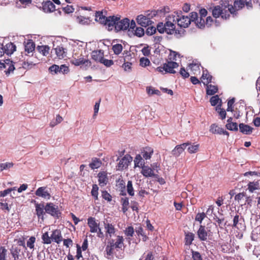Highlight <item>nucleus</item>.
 Returning <instances> with one entry per match:
<instances>
[{"label":"nucleus","instance_id":"nucleus-46","mask_svg":"<svg viewBox=\"0 0 260 260\" xmlns=\"http://www.w3.org/2000/svg\"><path fill=\"white\" fill-rule=\"evenodd\" d=\"M123 49V46L120 44H116L112 46V50L115 55L120 54Z\"/></svg>","mask_w":260,"mask_h":260},{"label":"nucleus","instance_id":"nucleus-38","mask_svg":"<svg viewBox=\"0 0 260 260\" xmlns=\"http://www.w3.org/2000/svg\"><path fill=\"white\" fill-rule=\"evenodd\" d=\"M221 104H220L216 107V111L219 114V118L221 119H224L226 116V110L224 108L221 107Z\"/></svg>","mask_w":260,"mask_h":260},{"label":"nucleus","instance_id":"nucleus-41","mask_svg":"<svg viewBox=\"0 0 260 260\" xmlns=\"http://www.w3.org/2000/svg\"><path fill=\"white\" fill-rule=\"evenodd\" d=\"M124 239L122 236H117L116 241L113 240V245L115 248H120L123 245Z\"/></svg>","mask_w":260,"mask_h":260},{"label":"nucleus","instance_id":"nucleus-16","mask_svg":"<svg viewBox=\"0 0 260 260\" xmlns=\"http://www.w3.org/2000/svg\"><path fill=\"white\" fill-rule=\"evenodd\" d=\"M104 56V52L102 50H93L91 52V58L96 62L101 63Z\"/></svg>","mask_w":260,"mask_h":260},{"label":"nucleus","instance_id":"nucleus-24","mask_svg":"<svg viewBox=\"0 0 260 260\" xmlns=\"http://www.w3.org/2000/svg\"><path fill=\"white\" fill-rule=\"evenodd\" d=\"M16 46L12 43H9L3 45L4 55L6 53L7 55H11L16 51Z\"/></svg>","mask_w":260,"mask_h":260},{"label":"nucleus","instance_id":"nucleus-32","mask_svg":"<svg viewBox=\"0 0 260 260\" xmlns=\"http://www.w3.org/2000/svg\"><path fill=\"white\" fill-rule=\"evenodd\" d=\"M118 20V19L117 16H112L107 17V20H106L105 25L108 26L109 27L114 26L115 28L116 21Z\"/></svg>","mask_w":260,"mask_h":260},{"label":"nucleus","instance_id":"nucleus-43","mask_svg":"<svg viewBox=\"0 0 260 260\" xmlns=\"http://www.w3.org/2000/svg\"><path fill=\"white\" fill-rule=\"evenodd\" d=\"M95 20L99 21L100 23L106 24L107 17L103 15V12H98L95 13Z\"/></svg>","mask_w":260,"mask_h":260},{"label":"nucleus","instance_id":"nucleus-33","mask_svg":"<svg viewBox=\"0 0 260 260\" xmlns=\"http://www.w3.org/2000/svg\"><path fill=\"white\" fill-rule=\"evenodd\" d=\"M194 239V235L191 232H188L185 234V243L187 246H190L192 243Z\"/></svg>","mask_w":260,"mask_h":260},{"label":"nucleus","instance_id":"nucleus-30","mask_svg":"<svg viewBox=\"0 0 260 260\" xmlns=\"http://www.w3.org/2000/svg\"><path fill=\"white\" fill-rule=\"evenodd\" d=\"M102 165V162L100 159L97 158H93L91 159V162L89 164V166L92 170L97 169L100 168Z\"/></svg>","mask_w":260,"mask_h":260},{"label":"nucleus","instance_id":"nucleus-8","mask_svg":"<svg viewBox=\"0 0 260 260\" xmlns=\"http://www.w3.org/2000/svg\"><path fill=\"white\" fill-rule=\"evenodd\" d=\"M129 27V20L127 18H124L120 20L119 17H118V20L116 21L115 25V30L117 31L125 30Z\"/></svg>","mask_w":260,"mask_h":260},{"label":"nucleus","instance_id":"nucleus-42","mask_svg":"<svg viewBox=\"0 0 260 260\" xmlns=\"http://www.w3.org/2000/svg\"><path fill=\"white\" fill-rule=\"evenodd\" d=\"M210 132L213 134L221 135L222 132V128L220 127L219 126L216 124H212L210 126Z\"/></svg>","mask_w":260,"mask_h":260},{"label":"nucleus","instance_id":"nucleus-5","mask_svg":"<svg viewBox=\"0 0 260 260\" xmlns=\"http://www.w3.org/2000/svg\"><path fill=\"white\" fill-rule=\"evenodd\" d=\"M211 233V230H208L205 225H200L197 231L198 239L201 241H207Z\"/></svg>","mask_w":260,"mask_h":260},{"label":"nucleus","instance_id":"nucleus-47","mask_svg":"<svg viewBox=\"0 0 260 260\" xmlns=\"http://www.w3.org/2000/svg\"><path fill=\"white\" fill-rule=\"evenodd\" d=\"M99 187L96 184L92 185V187L91 191V194L95 201H97L99 199Z\"/></svg>","mask_w":260,"mask_h":260},{"label":"nucleus","instance_id":"nucleus-3","mask_svg":"<svg viewBox=\"0 0 260 260\" xmlns=\"http://www.w3.org/2000/svg\"><path fill=\"white\" fill-rule=\"evenodd\" d=\"M179 65L177 62L175 61H167L164 63L163 66H159L156 68L157 72L163 73L165 71L166 73H176L174 69L178 68Z\"/></svg>","mask_w":260,"mask_h":260},{"label":"nucleus","instance_id":"nucleus-58","mask_svg":"<svg viewBox=\"0 0 260 260\" xmlns=\"http://www.w3.org/2000/svg\"><path fill=\"white\" fill-rule=\"evenodd\" d=\"M101 63L105 66L107 68H109V67H111L114 64V61L112 60V59H108L105 58L104 56Z\"/></svg>","mask_w":260,"mask_h":260},{"label":"nucleus","instance_id":"nucleus-49","mask_svg":"<svg viewBox=\"0 0 260 260\" xmlns=\"http://www.w3.org/2000/svg\"><path fill=\"white\" fill-rule=\"evenodd\" d=\"M42 239L43 240L42 242L44 244H51L52 242V237L51 235L49 236V233L48 232H45L43 234L42 236Z\"/></svg>","mask_w":260,"mask_h":260},{"label":"nucleus","instance_id":"nucleus-9","mask_svg":"<svg viewBox=\"0 0 260 260\" xmlns=\"http://www.w3.org/2000/svg\"><path fill=\"white\" fill-rule=\"evenodd\" d=\"M104 229L105 230V236L107 238H111L112 236H114L116 229L112 223H110L108 221H104L103 222Z\"/></svg>","mask_w":260,"mask_h":260},{"label":"nucleus","instance_id":"nucleus-13","mask_svg":"<svg viewBox=\"0 0 260 260\" xmlns=\"http://www.w3.org/2000/svg\"><path fill=\"white\" fill-rule=\"evenodd\" d=\"M87 224L90 229V232L95 233L98 232L100 226V223L97 222L96 219L92 216L87 218Z\"/></svg>","mask_w":260,"mask_h":260},{"label":"nucleus","instance_id":"nucleus-48","mask_svg":"<svg viewBox=\"0 0 260 260\" xmlns=\"http://www.w3.org/2000/svg\"><path fill=\"white\" fill-rule=\"evenodd\" d=\"M218 87L212 85H208L207 87V94L213 95L218 91Z\"/></svg>","mask_w":260,"mask_h":260},{"label":"nucleus","instance_id":"nucleus-35","mask_svg":"<svg viewBox=\"0 0 260 260\" xmlns=\"http://www.w3.org/2000/svg\"><path fill=\"white\" fill-rule=\"evenodd\" d=\"M134 163L136 167H141L142 168V167L145 165V161L141 154L136 155L134 159Z\"/></svg>","mask_w":260,"mask_h":260},{"label":"nucleus","instance_id":"nucleus-21","mask_svg":"<svg viewBox=\"0 0 260 260\" xmlns=\"http://www.w3.org/2000/svg\"><path fill=\"white\" fill-rule=\"evenodd\" d=\"M141 173L143 175V176L145 177H157V175H155L154 173V171L151 167H150L148 166H144L142 167L141 170Z\"/></svg>","mask_w":260,"mask_h":260},{"label":"nucleus","instance_id":"nucleus-39","mask_svg":"<svg viewBox=\"0 0 260 260\" xmlns=\"http://www.w3.org/2000/svg\"><path fill=\"white\" fill-rule=\"evenodd\" d=\"M20 252L19 247L17 246H12L10 249V253L12 255L14 260H17L19 258V254Z\"/></svg>","mask_w":260,"mask_h":260},{"label":"nucleus","instance_id":"nucleus-61","mask_svg":"<svg viewBox=\"0 0 260 260\" xmlns=\"http://www.w3.org/2000/svg\"><path fill=\"white\" fill-rule=\"evenodd\" d=\"M150 61L148 58L145 57H142L140 59V65L145 68L149 65Z\"/></svg>","mask_w":260,"mask_h":260},{"label":"nucleus","instance_id":"nucleus-55","mask_svg":"<svg viewBox=\"0 0 260 260\" xmlns=\"http://www.w3.org/2000/svg\"><path fill=\"white\" fill-rule=\"evenodd\" d=\"M235 101V99L234 98H233L232 99L228 101V107L226 108L227 111L231 112L234 111Z\"/></svg>","mask_w":260,"mask_h":260},{"label":"nucleus","instance_id":"nucleus-51","mask_svg":"<svg viewBox=\"0 0 260 260\" xmlns=\"http://www.w3.org/2000/svg\"><path fill=\"white\" fill-rule=\"evenodd\" d=\"M127 193L133 197L135 194V191L133 188V182L131 180H128L127 183Z\"/></svg>","mask_w":260,"mask_h":260},{"label":"nucleus","instance_id":"nucleus-18","mask_svg":"<svg viewBox=\"0 0 260 260\" xmlns=\"http://www.w3.org/2000/svg\"><path fill=\"white\" fill-rule=\"evenodd\" d=\"M46 187H40L38 188L35 191L36 195L38 196V197L50 199L51 194L49 191L46 190Z\"/></svg>","mask_w":260,"mask_h":260},{"label":"nucleus","instance_id":"nucleus-29","mask_svg":"<svg viewBox=\"0 0 260 260\" xmlns=\"http://www.w3.org/2000/svg\"><path fill=\"white\" fill-rule=\"evenodd\" d=\"M244 221V218L242 216L237 214L234 216L233 226L235 228L240 229L241 227L242 223L241 221Z\"/></svg>","mask_w":260,"mask_h":260},{"label":"nucleus","instance_id":"nucleus-54","mask_svg":"<svg viewBox=\"0 0 260 260\" xmlns=\"http://www.w3.org/2000/svg\"><path fill=\"white\" fill-rule=\"evenodd\" d=\"M235 101V99L234 98H233L232 99L228 101V107L226 108L227 111L231 112L234 111Z\"/></svg>","mask_w":260,"mask_h":260},{"label":"nucleus","instance_id":"nucleus-14","mask_svg":"<svg viewBox=\"0 0 260 260\" xmlns=\"http://www.w3.org/2000/svg\"><path fill=\"white\" fill-rule=\"evenodd\" d=\"M98 178L99 184L100 187H104L108 183L109 178L108 177V173L106 172H100L98 174Z\"/></svg>","mask_w":260,"mask_h":260},{"label":"nucleus","instance_id":"nucleus-25","mask_svg":"<svg viewBox=\"0 0 260 260\" xmlns=\"http://www.w3.org/2000/svg\"><path fill=\"white\" fill-rule=\"evenodd\" d=\"M42 9L44 12H52L55 10V6L51 1H46L42 3Z\"/></svg>","mask_w":260,"mask_h":260},{"label":"nucleus","instance_id":"nucleus-10","mask_svg":"<svg viewBox=\"0 0 260 260\" xmlns=\"http://www.w3.org/2000/svg\"><path fill=\"white\" fill-rule=\"evenodd\" d=\"M149 15L150 14L147 13V16L143 15V14L138 15L136 19L137 23L142 27L148 26L152 23L150 18L148 17Z\"/></svg>","mask_w":260,"mask_h":260},{"label":"nucleus","instance_id":"nucleus-6","mask_svg":"<svg viewBox=\"0 0 260 260\" xmlns=\"http://www.w3.org/2000/svg\"><path fill=\"white\" fill-rule=\"evenodd\" d=\"M49 72L52 74L62 73L64 75V74H68L70 72V69L68 66L65 64H61L60 66L53 64L50 67Z\"/></svg>","mask_w":260,"mask_h":260},{"label":"nucleus","instance_id":"nucleus-64","mask_svg":"<svg viewBox=\"0 0 260 260\" xmlns=\"http://www.w3.org/2000/svg\"><path fill=\"white\" fill-rule=\"evenodd\" d=\"M36 241V238L34 236H31L30 237V238L28 239V240L27 242L26 245L28 247L30 248H34L35 247V242Z\"/></svg>","mask_w":260,"mask_h":260},{"label":"nucleus","instance_id":"nucleus-26","mask_svg":"<svg viewBox=\"0 0 260 260\" xmlns=\"http://www.w3.org/2000/svg\"><path fill=\"white\" fill-rule=\"evenodd\" d=\"M212 76L209 74L208 70H203V75L201 76V81L205 85H208L209 83L211 82Z\"/></svg>","mask_w":260,"mask_h":260},{"label":"nucleus","instance_id":"nucleus-45","mask_svg":"<svg viewBox=\"0 0 260 260\" xmlns=\"http://www.w3.org/2000/svg\"><path fill=\"white\" fill-rule=\"evenodd\" d=\"M121 204L122 205V211L124 213L126 212L129 204L128 199L127 198H122L121 199Z\"/></svg>","mask_w":260,"mask_h":260},{"label":"nucleus","instance_id":"nucleus-12","mask_svg":"<svg viewBox=\"0 0 260 260\" xmlns=\"http://www.w3.org/2000/svg\"><path fill=\"white\" fill-rule=\"evenodd\" d=\"M191 145V142H187L183 143L181 145H178L172 150V155L175 157L180 155L181 153L184 151L186 146Z\"/></svg>","mask_w":260,"mask_h":260},{"label":"nucleus","instance_id":"nucleus-23","mask_svg":"<svg viewBox=\"0 0 260 260\" xmlns=\"http://www.w3.org/2000/svg\"><path fill=\"white\" fill-rule=\"evenodd\" d=\"M153 153V149L149 147V146H146L141 150V155L143 157V158L146 160L150 159Z\"/></svg>","mask_w":260,"mask_h":260},{"label":"nucleus","instance_id":"nucleus-31","mask_svg":"<svg viewBox=\"0 0 260 260\" xmlns=\"http://www.w3.org/2000/svg\"><path fill=\"white\" fill-rule=\"evenodd\" d=\"M55 52L59 59L64 58L67 55L64 48L61 47V46H57L55 48Z\"/></svg>","mask_w":260,"mask_h":260},{"label":"nucleus","instance_id":"nucleus-27","mask_svg":"<svg viewBox=\"0 0 260 260\" xmlns=\"http://www.w3.org/2000/svg\"><path fill=\"white\" fill-rule=\"evenodd\" d=\"M240 132L243 134L250 135L252 133L253 128L251 126L244 123L239 124Z\"/></svg>","mask_w":260,"mask_h":260},{"label":"nucleus","instance_id":"nucleus-60","mask_svg":"<svg viewBox=\"0 0 260 260\" xmlns=\"http://www.w3.org/2000/svg\"><path fill=\"white\" fill-rule=\"evenodd\" d=\"M206 217V214L205 212L198 213L195 217V220L200 222L202 223V221Z\"/></svg>","mask_w":260,"mask_h":260},{"label":"nucleus","instance_id":"nucleus-19","mask_svg":"<svg viewBox=\"0 0 260 260\" xmlns=\"http://www.w3.org/2000/svg\"><path fill=\"white\" fill-rule=\"evenodd\" d=\"M115 248V247L113 245V240L112 239L109 241L108 244L106 246L105 252L107 258H111L113 256Z\"/></svg>","mask_w":260,"mask_h":260},{"label":"nucleus","instance_id":"nucleus-17","mask_svg":"<svg viewBox=\"0 0 260 260\" xmlns=\"http://www.w3.org/2000/svg\"><path fill=\"white\" fill-rule=\"evenodd\" d=\"M35 210L36 212V214L38 216V218H41L42 220L44 219V214L45 213V211H44L45 206L44 204H38L35 203Z\"/></svg>","mask_w":260,"mask_h":260},{"label":"nucleus","instance_id":"nucleus-62","mask_svg":"<svg viewBox=\"0 0 260 260\" xmlns=\"http://www.w3.org/2000/svg\"><path fill=\"white\" fill-rule=\"evenodd\" d=\"M126 236L128 237H133V234L134 233V229L133 226H128L124 231Z\"/></svg>","mask_w":260,"mask_h":260},{"label":"nucleus","instance_id":"nucleus-36","mask_svg":"<svg viewBox=\"0 0 260 260\" xmlns=\"http://www.w3.org/2000/svg\"><path fill=\"white\" fill-rule=\"evenodd\" d=\"M35 43L32 40H29L25 45V51L29 53L35 51Z\"/></svg>","mask_w":260,"mask_h":260},{"label":"nucleus","instance_id":"nucleus-15","mask_svg":"<svg viewBox=\"0 0 260 260\" xmlns=\"http://www.w3.org/2000/svg\"><path fill=\"white\" fill-rule=\"evenodd\" d=\"M1 68H4L6 69L5 73L7 75H10V73L13 72L15 69L14 62L11 61L10 59H6L5 62L1 63Z\"/></svg>","mask_w":260,"mask_h":260},{"label":"nucleus","instance_id":"nucleus-7","mask_svg":"<svg viewBox=\"0 0 260 260\" xmlns=\"http://www.w3.org/2000/svg\"><path fill=\"white\" fill-rule=\"evenodd\" d=\"M133 158L129 155H124L121 159L120 160L117 166L116 169L118 171H122L125 168H127L129 166V162L132 160Z\"/></svg>","mask_w":260,"mask_h":260},{"label":"nucleus","instance_id":"nucleus-28","mask_svg":"<svg viewBox=\"0 0 260 260\" xmlns=\"http://www.w3.org/2000/svg\"><path fill=\"white\" fill-rule=\"evenodd\" d=\"M245 2L246 0H235L233 6L234 11L233 13L230 14H236L237 10L242 9L245 6Z\"/></svg>","mask_w":260,"mask_h":260},{"label":"nucleus","instance_id":"nucleus-56","mask_svg":"<svg viewBox=\"0 0 260 260\" xmlns=\"http://www.w3.org/2000/svg\"><path fill=\"white\" fill-rule=\"evenodd\" d=\"M102 197L103 199L108 202H111L112 201V197L107 190H103L102 191Z\"/></svg>","mask_w":260,"mask_h":260},{"label":"nucleus","instance_id":"nucleus-53","mask_svg":"<svg viewBox=\"0 0 260 260\" xmlns=\"http://www.w3.org/2000/svg\"><path fill=\"white\" fill-rule=\"evenodd\" d=\"M134 34L138 37H142L145 34V30L142 27H136Z\"/></svg>","mask_w":260,"mask_h":260},{"label":"nucleus","instance_id":"nucleus-57","mask_svg":"<svg viewBox=\"0 0 260 260\" xmlns=\"http://www.w3.org/2000/svg\"><path fill=\"white\" fill-rule=\"evenodd\" d=\"M199 144L189 145L187 148L188 152L190 153H192L198 152L199 150Z\"/></svg>","mask_w":260,"mask_h":260},{"label":"nucleus","instance_id":"nucleus-1","mask_svg":"<svg viewBox=\"0 0 260 260\" xmlns=\"http://www.w3.org/2000/svg\"><path fill=\"white\" fill-rule=\"evenodd\" d=\"M208 10L211 11L213 17L218 18L220 16L224 20L229 19L231 14L233 13L234 9L228 0H220V5L210 7Z\"/></svg>","mask_w":260,"mask_h":260},{"label":"nucleus","instance_id":"nucleus-22","mask_svg":"<svg viewBox=\"0 0 260 260\" xmlns=\"http://www.w3.org/2000/svg\"><path fill=\"white\" fill-rule=\"evenodd\" d=\"M52 241L55 243L59 244L63 240L61 235V232L59 230H54L51 233Z\"/></svg>","mask_w":260,"mask_h":260},{"label":"nucleus","instance_id":"nucleus-11","mask_svg":"<svg viewBox=\"0 0 260 260\" xmlns=\"http://www.w3.org/2000/svg\"><path fill=\"white\" fill-rule=\"evenodd\" d=\"M77 56L76 54L73 55V57L71 59V62L72 64L78 66L80 65L86 64V63H91L88 59L84 58L82 55Z\"/></svg>","mask_w":260,"mask_h":260},{"label":"nucleus","instance_id":"nucleus-37","mask_svg":"<svg viewBox=\"0 0 260 260\" xmlns=\"http://www.w3.org/2000/svg\"><path fill=\"white\" fill-rule=\"evenodd\" d=\"M260 188L258 181H250L248 184V189L250 192H252L255 190H258Z\"/></svg>","mask_w":260,"mask_h":260},{"label":"nucleus","instance_id":"nucleus-50","mask_svg":"<svg viewBox=\"0 0 260 260\" xmlns=\"http://www.w3.org/2000/svg\"><path fill=\"white\" fill-rule=\"evenodd\" d=\"M14 166V163L12 162H7L5 163H0V171L5 170H8Z\"/></svg>","mask_w":260,"mask_h":260},{"label":"nucleus","instance_id":"nucleus-20","mask_svg":"<svg viewBox=\"0 0 260 260\" xmlns=\"http://www.w3.org/2000/svg\"><path fill=\"white\" fill-rule=\"evenodd\" d=\"M178 16L176 17L178 25L181 27H187L190 24L189 17L188 16H182L178 18Z\"/></svg>","mask_w":260,"mask_h":260},{"label":"nucleus","instance_id":"nucleus-59","mask_svg":"<svg viewBox=\"0 0 260 260\" xmlns=\"http://www.w3.org/2000/svg\"><path fill=\"white\" fill-rule=\"evenodd\" d=\"M196 26H197L199 28H203L205 27L206 25L205 21L203 17H200V18L198 17V19L196 21Z\"/></svg>","mask_w":260,"mask_h":260},{"label":"nucleus","instance_id":"nucleus-44","mask_svg":"<svg viewBox=\"0 0 260 260\" xmlns=\"http://www.w3.org/2000/svg\"><path fill=\"white\" fill-rule=\"evenodd\" d=\"M136 233L138 236H142V240L143 241H146L148 239V236L145 234L144 230L141 226H139L136 229Z\"/></svg>","mask_w":260,"mask_h":260},{"label":"nucleus","instance_id":"nucleus-4","mask_svg":"<svg viewBox=\"0 0 260 260\" xmlns=\"http://www.w3.org/2000/svg\"><path fill=\"white\" fill-rule=\"evenodd\" d=\"M44 209L46 213L55 218H58L61 214V212L59 210L58 206L53 204L52 202L47 203L45 206Z\"/></svg>","mask_w":260,"mask_h":260},{"label":"nucleus","instance_id":"nucleus-52","mask_svg":"<svg viewBox=\"0 0 260 260\" xmlns=\"http://www.w3.org/2000/svg\"><path fill=\"white\" fill-rule=\"evenodd\" d=\"M225 127L231 131H237L238 129V124L236 122H232L231 124H226Z\"/></svg>","mask_w":260,"mask_h":260},{"label":"nucleus","instance_id":"nucleus-63","mask_svg":"<svg viewBox=\"0 0 260 260\" xmlns=\"http://www.w3.org/2000/svg\"><path fill=\"white\" fill-rule=\"evenodd\" d=\"M7 250L4 246L0 247V260H6V255Z\"/></svg>","mask_w":260,"mask_h":260},{"label":"nucleus","instance_id":"nucleus-40","mask_svg":"<svg viewBox=\"0 0 260 260\" xmlns=\"http://www.w3.org/2000/svg\"><path fill=\"white\" fill-rule=\"evenodd\" d=\"M117 184L116 186L120 188L121 190V195H125L126 193L124 191V189L125 188V183L124 180L122 179H119L118 180L116 181Z\"/></svg>","mask_w":260,"mask_h":260},{"label":"nucleus","instance_id":"nucleus-34","mask_svg":"<svg viewBox=\"0 0 260 260\" xmlns=\"http://www.w3.org/2000/svg\"><path fill=\"white\" fill-rule=\"evenodd\" d=\"M37 49L44 56H47L50 52V48L48 45H38Z\"/></svg>","mask_w":260,"mask_h":260},{"label":"nucleus","instance_id":"nucleus-2","mask_svg":"<svg viewBox=\"0 0 260 260\" xmlns=\"http://www.w3.org/2000/svg\"><path fill=\"white\" fill-rule=\"evenodd\" d=\"M176 21V17L174 15H169L167 17L165 22L166 32L167 34L172 35L177 33L175 25V22Z\"/></svg>","mask_w":260,"mask_h":260}]
</instances>
